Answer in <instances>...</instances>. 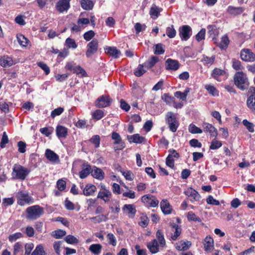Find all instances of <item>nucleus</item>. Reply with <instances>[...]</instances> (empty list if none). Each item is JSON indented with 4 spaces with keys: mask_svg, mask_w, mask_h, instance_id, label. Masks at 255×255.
Listing matches in <instances>:
<instances>
[{
    "mask_svg": "<svg viewBox=\"0 0 255 255\" xmlns=\"http://www.w3.org/2000/svg\"><path fill=\"white\" fill-rule=\"evenodd\" d=\"M29 173V171L20 165L14 164L12 168L11 174L13 179H20L23 180Z\"/></svg>",
    "mask_w": 255,
    "mask_h": 255,
    "instance_id": "obj_1",
    "label": "nucleus"
},
{
    "mask_svg": "<svg viewBox=\"0 0 255 255\" xmlns=\"http://www.w3.org/2000/svg\"><path fill=\"white\" fill-rule=\"evenodd\" d=\"M44 209L39 205H34L26 209L27 218L36 220L44 214Z\"/></svg>",
    "mask_w": 255,
    "mask_h": 255,
    "instance_id": "obj_2",
    "label": "nucleus"
},
{
    "mask_svg": "<svg viewBox=\"0 0 255 255\" xmlns=\"http://www.w3.org/2000/svg\"><path fill=\"white\" fill-rule=\"evenodd\" d=\"M234 83L236 86L242 90L247 88L248 79L243 72H237L234 76Z\"/></svg>",
    "mask_w": 255,
    "mask_h": 255,
    "instance_id": "obj_3",
    "label": "nucleus"
},
{
    "mask_svg": "<svg viewBox=\"0 0 255 255\" xmlns=\"http://www.w3.org/2000/svg\"><path fill=\"white\" fill-rule=\"evenodd\" d=\"M112 101V100L109 96L103 95L97 99L95 105L100 108H105L110 106Z\"/></svg>",
    "mask_w": 255,
    "mask_h": 255,
    "instance_id": "obj_4",
    "label": "nucleus"
},
{
    "mask_svg": "<svg viewBox=\"0 0 255 255\" xmlns=\"http://www.w3.org/2000/svg\"><path fill=\"white\" fill-rule=\"evenodd\" d=\"M98 41L96 39H93L87 45L88 49L86 52L87 57H91L92 55L96 53L98 48Z\"/></svg>",
    "mask_w": 255,
    "mask_h": 255,
    "instance_id": "obj_5",
    "label": "nucleus"
},
{
    "mask_svg": "<svg viewBox=\"0 0 255 255\" xmlns=\"http://www.w3.org/2000/svg\"><path fill=\"white\" fill-rule=\"evenodd\" d=\"M101 190L99 192L98 195V198H100L103 200L105 202L109 201L110 198L112 196L111 191L107 189L104 185H101Z\"/></svg>",
    "mask_w": 255,
    "mask_h": 255,
    "instance_id": "obj_6",
    "label": "nucleus"
},
{
    "mask_svg": "<svg viewBox=\"0 0 255 255\" xmlns=\"http://www.w3.org/2000/svg\"><path fill=\"white\" fill-rule=\"evenodd\" d=\"M141 201L144 203L153 207L157 206L159 203V201L156 197L150 194L143 196L141 198Z\"/></svg>",
    "mask_w": 255,
    "mask_h": 255,
    "instance_id": "obj_7",
    "label": "nucleus"
},
{
    "mask_svg": "<svg viewBox=\"0 0 255 255\" xmlns=\"http://www.w3.org/2000/svg\"><path fill=\"white\" fill-rule=\"evenodd\" d=\"M184 194L188 196L191 202L199 201L201 198L198 192L191 187L187 188L184 191Z\"/></svg>",
    "mask_w": 255,
    "mask_h": 255,
    "instance_id": "obj_8",
    "label": "nucleus"
},
{
    "mask_svg": "<svg viewBox=\"0 0 255 255\" xmlns=\"http://www.w3.org/2000/svg\"><path fill=\"white\" fill-rule=\"evenodd\" d=\"M17 203L21 206L24 205L25 203H29L32 200L28 194L22 191L17 193Z\"/></svg>",
    "mask_w": 255,
    "mask_h": 255,
    "instance_id": "obj_9",
    "label": "nucleus"
},
{
    "mask_svg": "<svg viewBox=\"0 0 255 255\" xmlns=\"http://www.w3.org/2000/svg\"><path fill=\"white\" fill-rule=\"evenodd\" d=\"M241 58L245 61H254L255 54L249 49H243L241 52Z\"/></svg>",
    "mask_w": 255,
    "mask_h": 255,
    "instance_id": "obj_10",
    "label": "nucleus"
},
{
    "mask_svg": "<svg viewBox=\"0 0 255 255\" xmlns=\"http://www.w3.org/2000/svg\"><path fill=\"white\" fill-rule=\"evenodd\" d=\"M71 0H59L56 3V8L60 12L67 11L70 8Z\"/></svg>",
    "mask_w": 255,
    "mask_h": 255,
    "instance_id": "obj_11",
    "label": "nucleus"
},
{
    "mask_svg": "<svg viewBox=\"0 0 255 255\" xmlns=\"http://www.w3.org/2000/svg\"><path fill=\"white\" fill-rule=\"evenodd\" d=\"M45 156L51 162L57 163L60 161L59 156L51 149H46Z\"/></svg>",
    "mask_w": 255,
    "mask_h": 255,
    "instance_id": "obj_12",
    "label": "nucleus"
},
{
    "mask_svg": "<svg viewBox=\"0 0 255 255\" xmlns=\"http://www.w3.org/2000/svg\"><path fill=\"white\" fill-rule=\"evenodd\" d=\"M203 131L209 132L211 137H216L218 135L217 129L211 124L204 123L203 124Z\"/></svg>",
    "mask_w": 255,
    "mask_h": 255,
    "instance_id": "obj_13",
    "label": "nucleus"
},
{
    "mask_svg": "<svg viewBox=\"0 0 255 255\" xmlns=\"http://www.w3.org/2000/svg\"><path fill=\"white\" fill-rule=\"evenodd\" d=\"M112 138L115 140L114 144H119V147H115V150H121L125 147L124 143L122 141V138L118 133L113 132L112 134Z\"/></svg>",
    "mask_w": 255,
    "mask_h": 255,
    "instance_id": "obj_14",
    "label": "nucleus"
},
{
    "mask_svg": "<svg viewBox=\"0 0 255 255\" xmlns=\"http://www.w3.org/2000/svg\"><path fill=\"white\" fill-rule=\"evenodd\" d=\"M191 27L188 25H183L179 32V34L182 40H187L190 36Z\"/></svg>",
    "mask_w": 255,
    "mask_h": 255,
    "instance_id": "obj_15",
    "label": "nucleus"
},
{
    "mask_svg": "<svg viewBox=\"0 0 255 255\" xmlns=\"http://www.w3.org/2000/svg\"><path fill=\"white\" fill-rule=\"evenodd\" d=\"M203 244L206 251L211 252L214 249V240L210 236H207L204 240Z\"/></svg>",
    "mask_w": 255,
    "mask_h": 255,
    "instance_id": "obj_16",
    "label": "nucleus"
},
{
    "mask_svg": "<svg viewBox=\"0 0 255 255\" xmlns=\"http://www.w3.org/2000/svg\"><path fill=\"white\" fill-rule=\"evenodd\" d=\"M166 69L171 70H177L179 67V64L178 61L176 60H173L171 59H168L166 61Z\"/></svg>",
    "mask_w": 255,
    "mask_h": 255,
    "instance_id": "obj_17",
    "label": "nucleus"
},
{
    "mask_svg": "<svg viewBox=\"0 0 255 255\" xmlns=\"http://www.w3.org/2000/svg\"><path fill=\"white\" fill-rule=\"evenodd\" d=\"M123 210L128 214L129 218H132L135 216L136 209L133 205L126 204L123 207Z\"/></svg>",
    "mask_w": 255,
    "mask_h": 255,
    "instance_id": "obj_18",
    "label": "nucleus"
},
{
    "mask_svg": "<svg viewBox=\"0 0 255 255\" xmlns=\"http://www.w3.org/2000/svg\"><path fill=\"white\" fill-rule=\"evenodd\" d=\"M91 174L93 177L100 180H103L104 178V172L101 169L96 167H94V168L91 170Z\"/></svg>",
    "mask_w": 255,
    "mask_h": 255,
    "instance_id": "obj_19",
    "label": "nucleus"
},
{
    "mask_svg": "<svg viewBox=\"0 0 255 255\" xmlns=\"http://www.w3.org/2000/svg\"><path fill=\"white\" fill-rule=\"evenodd\" d=\"M147 247L150 252L152 254L157 253L159 251V245L157 240L155 239L148 243Z\"/></svg>",
    "mask_w": 255,
    "mask_h": 255,
    "instance_id": "obj_20",
    "label": "nucleus"
},
{
    "mask_svg": "<svg viewBox=\"0 0 255 255\" xmlns=\"http://www.w3.org/2000/svg\"><path fill=\"white\" fill-rule=\"evenodd\" d=\"M160 208L165 214H169L171 212L172 208L167 200H163L160 202Z\"/></svg>",
    "mask_w": 255,
    "mask_h": 255,
    "instance_id": "obj_21",
    "label": "nucleus"
},
{
    "mask_svg": "<svg viewBox=\"0 0 255 255\" xmlns=\"http://www.w3.org/2000/svg\"><path fill=\"white\" fill-rule=\"evenodd\" d=\"M96 190L97 188L94 185L88 184L86 185L83 192L84 195L88 196L93 195Z\"/></svg>",
    "mask_w": 255,
    "mask_h": 255,
    "instance_id": "obj_22",
    "label": "nucleus"
},
{
    "mask_svg": "<svg viewBox=\"0 0 255 255\" xmlns=\"http://www.w3.org/2000/svg\"><path fill=\"white\" fill-rule=\"evenodd\" d=\"M106 53L115 58H117L121 52L116 47H108L106 48Z\"/></svg>",
    "mask_w": 255,
    "mask_h": 255,
    "instance_id": "obj_23",
    "label": "nucleus"
},
{
    "mask_svg": "<svg viewBox=\"0 0 255 255\" xmlns=\"http://www.w3.org/2000/svg\"><path fill=\"white\" fill-rule=\"evenodd\" d=\"M191 246V242L190 241H181L177 244L176 248L178 251H186Z\"/></svg>",
    "mask_w": 255,
    "mask_h": 255,
    "instance_id": "obj_24",
    "label": "nucleus"
},
{
    "mask_svg": "<svg viewBox=\"0 0 255 255\" xmlns=\"http://www.w3.org/2000/svg\"><path fill=\"white\" fill-rule=\"evenodd\" d=\"M13 64L12 58L8 56H4L0 59V65L3 67L11 66Z\"/></svg>",
    "mask_w": 255,
    "mask_h": 255,
    "instance_id": "obj_25",
    "label": "nucleus"
},
{
    "mask_svg": "<svg viewBox=\"0 0 255 255\" xmlns=\"http://www.w3.org/2000/svg\"><path fill=\"white\" fill-rule=\"evenodd\" d=\"M172 227L173 228L172 231L173 232V233L171 235V239L175 241L180 235L181 233V229L178 225L175 224L172 226Z\"/></svg>",
    "mask_w": 255,
    "mask_h": 255,
    "instance_id": "obj_26",
    "label": "nucleus"
},
{
    "mask_svg": "<svg viewBox=\"0 0 255 255\" xmlns=\"http://www.w3.org/2000/svg\"><path fill=\"white\" fill-rule=\"evenodd\" d=\"M56 134L59 138L65 137L67 134V129L62 126H58L56 129Z\"/></svg>",
    "mask_w": 255,
    "mask_h": 255,
    "instance_id": "obj_27",
    "label": "nucleus"
},
{
    "mask_svg": "<svg viewBox=\"0 0 255 255\" xmlns=\"http://www.w3.org/2000/svg\"><path fill=\"white\" fill-rule=\"evenodd\" d=\"M128 138L130 142L132 141L134 143H141L145 140V138L140 136L139 134H134L131 136H128Z\"/></svg>",
    "mask_w": 255,
    "mask_h": 255,
    "instance_id": "obj_28",
    "label": "nucleus"
},
{
    "mask_svg": "<svg viewBox=\"0 0 255 255\" xmlns=\"http://www.w3.org/2000/svg\"><path fill=\"white\" fill-rule=\"evenodd\" d=\"M23 246L20 242L16 243L13 246V255H22Z\"/></svg>",
    "mask_w": 255,
    "mask_h": 255,
    "instance_id": "obj_29",
    "label": "nucleus"
},
{
    "mask_svg": "<svg viewBox=\"0 0 255 255\" xmlns=\"http://www.w3.org/2000/svg\"><path fill=\"white\" fill-rule=\"evenodd\" d=\"M227 11L232 14H240L244 11V8L242 7H234L229 6L228 7Z\"/></svg>",
    "mask_w": 255,
    "mask_h": 255,
    "instance_id": "obj_30",
    "label": "nucleus"
},
{
    "mask_svg": "<svg viewBox=\"0 0 255 255\" xmlns=\"http://www.w3.org/2000/svg\"><path fill=\"white\" fill-rule=\"evenodd\" d=\"M82 7L85 10H91L93 8L94 3L91 0H82L81 1Z\"/></svg>",
    "mask_w": 255,
    "mask_h": 255,
    "instance_id": "obj_31",
    "label": "nucleus"
},
{
    "mask_svg": "<svg viewBox=\"0 0 255 255\" xmlns=\"http://www.w3.org/2000/svg\"><path fill=\"white\" fill-rule=\"evenodd\" d=\"M158 61L159 58L158 57L152 56L151 57L150 59L148 60L147 62L144 64V66L148 69L151 68L153 67Z\"/></svg>",
    "mask_w": 255,
    "mask_h": 255,
    "instance_id": "obj_32",
    "label": "nucleus"
},
{
    "mask_svg": "<svg viewBox=\"0 0 255 255\" xmlns=\"http://www.w3.org/2000/svg\"><path fill=\"white\" fill-rule=\"evenodd\" d=\"M102 248V245L97 244L91 245L89 249L92 253L97 255L101 253Z\"/></svg>",
    "mask_w": 255,
    "mask_h": 255,
    "instance_id": "obj_33",
    "label": "nucleus"
},
{
    "mask_svg": "<svg viewBox=\"0 0 255 255\" xmlns=\"http://www.w3.org/2000/svg\"><path fill=\"white\" fill-rule=\"evenodd\" d=\"M91 167L89 165H87L86 167L82 170L79 173V176L81 178H86L90 173H91Z\"/></svg>",
    "mask_w": 255,
    "mask_h": 255,
    "instance_id": "obj_34",
    "label": "nucleus"
},
{
    "mask_svg": "<svg viewBox=\"0 0 255 255\" xmlns=\"http://www.w3.org/2000/svg\"><path fill=\"white\" fill-rule=\"evenodd\" d=\"M154 53L156 55H161L164 53V45L161 43H158L154 46Z\"/></svg>",
    "mask_w": 255,
    "mask_h": 255,
    "instance_id": "obj_35",
    "label": "nucleus"
},
{
    "mask_svg": "<svg viewBox=\"0 0 255 255\" xmlns=\"http://www.w3.org/2000/svg\"><path fill=\"white\" fill-rule=\"evenodd\" d=\"M149 12L150 14L153 18H156L159 14L160 9L155 5H153L150 8Z\"/></svg>",
    "mask_w": 255,
    "mask_h": 255,
    "instance_id": "obj_36",
    "label": "nucleus"
},
{
    "mask_svg": "<svg viewBox=\"0 0 255 255\" xmlns=\"http://www.w3.org/2000/svg\"><path fill=\"white\" fill-rule=\"evenodd\" d=\"M247 105L252 110L255 111V97L251 95L247 100Z\"/></svg>",
    "mask_w": 255,
    "mask_h": 255,
    "instance_id": "obj_37",
    "label": "nucleus"
},
{
    "mask_svg": "<svg viewBox=\"0 0 255 255\" xmlns=\"http://www.w3.org/2000/svg\"><path fill=\"white\" fill-rule=\"evenodd\" d=\"M222 145V142L220 141L217 140L216 137H215L211 142L210 149L213 150L217 149L221 147Z\"/></svg>",
    "mask_w": 255,
    "mask_h": 255,
    "instance_id": "obj_38",
    "label": "nucleus"
},
{
    "mask_svg": "<svg viewBox=\"0 0 255 255\" xmlns=\"http://www.w3.org/2000/svg\"><path fill=\"white\" fill-rule=\"evenodd\" d=\"M229 43V40L227 35H224L221 38V41L219 44V46L221 49L226 48Z\"/></svg>",
    "mask_w": 255,
    "mask_h": 255,
    "instance_id": "obj_39",
    "label": "nucleus"
},
{
    "mask_svg": "<svg viewBox=\"0 0 255 255\" xmlns=\"http://www.w3.org/2000/svg\"><path fill=\"white\" fill-rule=\"evenodd\" d=\"M45 254L43 246L39 245L36 247L31 255H45Z\"/></svg>",
    "mask_w": 255,
    "mask_h": 255,
    "instance_id": "obj_40",
    "label": "nucleus"
},
{
    "mask_svg": "<svg viewBox=\"0 0 255 255\" xmlns=\"http://www.w3.org/2000/svg\"><path fill=\"white\" fill-rule=\"evenodd\" d=\"M166 123L168 125L173 123L174 121H177L175 115L172 112H168L165 117Z\"/></svg>",
    "mask_w": 255,
    "mask_h": 255,
    "instance_id": "obj_41",
    "label": "nucleus"
},
{
    "mask_svg": "<svg viewBox=\"0 0 255 255\" xmlns=\"http://www.w3.org/2000/svg\"><path fill=\"white\" fill-rule=\"evenodd\" d=\"M104 116V112L101 110H97L92 113V117L96 120H99L101 119Z\"/></svg>",
    "mask_w": 255,
    "mask_h": 255,
    "instance_id": "obj_42",
    "label": "nucleus"
},
{
    "mask_svg": "<svg viewBox=\"0 0 255 255\" xmlns=\"http://www.w3.org/2000/svg\"><path fill=\"white\" fill-rule=\"evenodd\" d=\"M19 44L23 47H26L28 43V40L23 35L20 34L17 36Z\"/></svg>",
    "mask_w": 255,
    "mask_h": 255,
    "instance_id": "obj_43",
    "label": "nucleus"
},
{
    "mask_svg": "<svg viewBox=\"0 0 255 255\" xmlns=\"http://www.w3.org/2000/svg\"><path fill=\"white\" fill-rule=\"evenodd\" d=\"M90 141L94 145L96 148H97L100 145V137L99 135H95L90 138Z\"/></svg>",
    "mask_w": 255,
    "mask_h": 255,
    "instance_id": "obj_44",
    "label": "nucleus"
},
{
    "mask_svg": "<svg viewBox=\"0 0 255 255\" xmlns=\"http://www.w3.org/2000/svg\"><path fill=\"white\" fill-rule=\"evenodd\" d=\"M73 72L77 75L81 74L82 77L87 76V73L85 70L80 66H76L74 69Z\"/></svg>",
    "mask_w": 255,
    "mask_h": 255,
    "instance_id": "obj_45",
    "label": "nucleus"
},
{
    "mask_svg": "<svg viewBox=\"0 0 255 255\" xmlns=\"http://www.w3.org/2000/svg\"><path fill=\"white\" fill-rule=\"evenodd\" d=\"M90 219L94 222V223H100L102 221H105L107 219L106 216L103 214L90 218Z\"/></svg>",
    "mask_w": 255,
    "mask_h": 255,
    "instance_id": "obj_46",
    "label": "nucleus"
},
{
    "mask_svg": "<svg viewBox=\"0 0 255 255\" xmlns=\"http://www.w3.org/2000/svg\"><path fill=\"white\" fill-rule=\"evenodd\" d=\"M187 219L189 221H193L195 222H201L202 220L200 218L197 216L193 212H189L187 214Z\"/></svg>",
    "mask_w": 255,
    "mask_h": 255,
    "instance_id": "obj_47",
    "label": "nucleus"
},
{
    "mask_svg": "<svg viewBox=\"0 0 255 255\" xmlns=\"http://www.w3.org/2000/svg\"><path fill=\"white\" fill-rule=\"evenodd\" d=\"M145 66L143 64H139L138 66L137 69L134 71V74L137 77H140L146 72V70L143 69V67Z\"/></svg>",
    "mask_w": 255,
    "mask_h": 255,
    "instance_id": "obj_48",
    "label": "nucleus"
},
{
    "mask_svg": "<svg viewBox=\"0 0 255 255\" xmlns=\"http://www.w3.org/2000/svg\"><path fill=\"white\" fill-rule=\"evenodd\" d=\"M34 244L32 243H26L24 246V255H30L32 250L33 249Z\"/></svg>",
    "mask_w": 255,
    "mask_h": 255,
    "instance_id": "obj_49",
    "label": "nucleus"
},
{
    "mask_svg": "<svg viewBox=\"0 0 255 255\" xmlns=\"http://www.w3.org/2000/svg\"><path fill=\"white\" fill-rule=\"evenodd\" d=\"M66 45L69 48L75 49L77 47V45L73 39L68 38L65 41Z\"/></svg>",
    "mask_w": 255,
    "mask_h": 255,
    "instance_id": "obj_50",
    "label": "nucleus"
},
{
    "mask_svg": "<svg viewBox=\"0 0 255 255\" xmlns=\"http://www.w3.org/2000/svg\"><path fill=\"white\" fill-rule=\"evenodd\" d=\"M167 35L170 38H173L176 35V30L174 28L173 25L171 27H168L166 30Z\"/></svg>",
    "mask_w": 255,
    "mask_h": 255,
    "instance_id": "obj_51",
    "label": "nucleus"
},
{
    "mask_svg": "<svg viewBox=\"0 0 255 255\" xmlns=\"http://www.w3.org/2000/svg\"><path fill=\"white\" fill-rule=\"evenodd\" d=\"M189 131L192 133H201L203 130L196 127L195 125L191 124L189 127Z\"/></svg>",
    "mask_w": 255,
    "mask_h": 255,
    "instance_id": "obj_52",
    "label": "nucleus"
},
{
    "mask_svg": "<svg viewBox=\"0 0 255 255\" xmlns=\"http://www.w3.org/2000/svg\"><path fill=\"white\" fill-rule=\"evenodd\" d=\"M243 125L246 127L250 132H254V125L247 120H244L243 121Z\"/></svg>",
    "mask_w": 255,
    "mask_h": 255,
    "instance_id": "obj_53",
    "label": "nucleus"
},
{
    "mask_svg": "<svg viewBox=\"0 0 255 255\" xmlns=\"http://www.w3.org/2000/svg\"><path fill=\"white\" fill-rule=\"evenodd\" d=\"M65 241L69 244H77L78 240L73 235H68L65 238Z\"/></svg>",
    "mask_w": 255,
    "mask_h": 255,
    "instance_id": "obj_54",
    "label": "nucleus"
},
{
    "mask_svg": "<svg viewBox=\"0 0 255 255\" xmlns=\"http://www.w3.org/2000/svg\"><path fill=\"white\" fill-rule=\"evenodd\" d=\"M66 234L65 231L62 230H56L53 232L52 236L56 239H59L65 236Z\"/></svg>",
    "mask_w": 255,
    "mask_h": 255,
    "instance_id": "obj_55",
    "label": "nucleus"
},
{
    "mask_svg": "<svg viewBox=\"0 0 255 255\" xmlns=\"http://www.w3.org/2000/svg\"><path fill=\"white\" fill-rule=\"evenodd\" d=\"M232 66L236 70H240L243 69L241 61L235 59L232 60Z\"/></svg>",
    "mask_w": 255,
    "mask_h": 255,
    "instance_id": "obj_56",
    "label": "nucleus"
},
{
    "mask_svg": "<svg viewBox=\"0 0 255 255\" xmlns=\"http://www.w3.org/2000/svg\"><path fill=\"white\" fill-rule=\"evenodd\" d=\"M225 73V72L224 70H223L219 68H215L212 72V76H213V77L216 78L219 76L224 75Z\"/></svg>",
    "mask_w": 255,
    "mask_h": 255,
    "instance_id": "obj_57",
    "label": "nucleus"
},
{
    "mask_svg": "<svg viewBox=\"0 0 255 255\" xmlns=\"http://www.w3.org/2000/svg\"><path fill=\"white\" fill-rule=\"evenodd\" d=\"M22 237V235L21 233L18 232L15 234L10 235L8 237V240L10 242L15 241L16 240Z\"/></svg>",
    "mask_w": 255,
    "mask_h": 255,
    "instance_id": "obj_58",
    "label": "nucleus"
},
{
    "mask_svg": "<svg viewBox=\"0 0 255 255\" xmlns=\"http://www.w3.org/2000/svg\"><path fill=\"white\" fill-rule=\"evenodd\" d=\"M162 99L167 104H170L174 100V98L170 96L169 94H164L162 96Z\"/></svg>",
    "mask_w": 255,
    "mask_h": 255,
    "instance_id": "obj_59",
    "label": "nucleus"
},
{
    "mask_svg": "<svg viewBox=\"0 0 255 255\" xmlns=\"http://www.w3.org/2000/svg\"><path fill=\"white\" fill-rule=\"evenodd\" d=\"M205 89L213 96L218 95V91L213 86L207 85L205 86Z\"/></svg>",
    "mask_w": 255,
    "mask_h": 255,
    "instance_id": "obj_60",
    "label": "nucleus"
},
{
    "mask_svg": "<svg viewBox=\"0 0 255 255\" xmlns=\"http://www.w3.org/2000/svg\"><path fill=\"white\" fill-rule=\"evenodd\" d=\"M8 136L4 131L2 133V138L1 139V141L0 143V145L1 148H3L5 146V145L8 142Z\"/></svg>",
    "mask_w": 255,
    "mask_h": 255,
    "instance_id": "obj_61",
    "label": "nucleus"
},
{
    "mask_svg": "<svg viewBox=\"0 0 255 255\" xmlns=\"http://www.w3.org/2000/svg\"><path fill=\"white\" fill-rule=\"evenodd\" d=\"M0 109L5 113H8L9 111L8 104L4 101L0 102Z\"/></svg>",
    "mask_w": 255,
    "mask_h": 255,
    "instance_id": "obj_62",
    "label": "nucleus"
},
{
    "mask_svg": "<svg viewBox=\"0 0 255 255\" xmlns=\"http://www.w3.org/2000/svg\"><path fill=\"white\" fill-rule=\"evenodd\" d=\"M166 164L172 168L174 166V160L173 157H172V156L170 154L168 155L166 159Z\"/></svg>",
    "mask_w": 255,
    "mask_h": 255,
    "instance_id": "obj_63",
    "label": "nucleus"
},
{
    "mask_svg": "<svg viewBox=\"0 0 255 255\" xmlns=\"http://www.w3.org/2000/svg\"><path fill=\"white\" fill-rule=\"evenodd\" d=\"M206 30L205 28H202L201 30L196 34V39L198 41H200L205 38Z\"/></svg>",
    "mask_w": 255,
    "mask_h": 255,
    "instance_id": "obj_64",
    "label": "nucleus"
}]
</instances>
